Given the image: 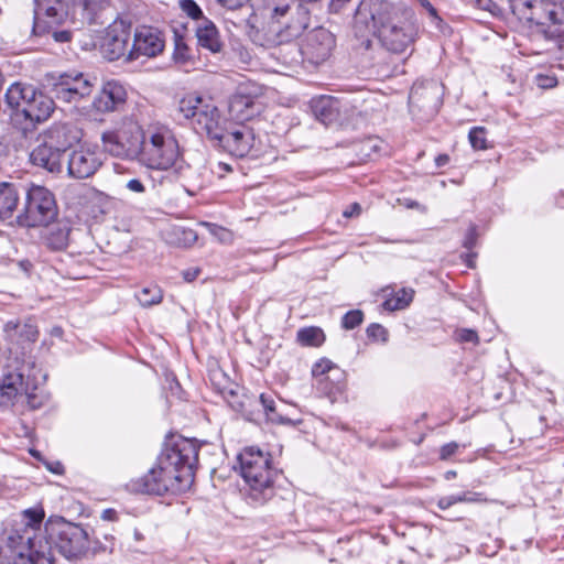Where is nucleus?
Wrapping results in <instances>:
<instances>
[{"label":"nucleus","instance_id":"nucleus-31","mask_svg":"<svg viewBox=\"0 0 564 564\" xmlns=\"http://www.w3.org/2000/svg\"><path fill=\"white\" fill-rule=\"evenodd\" d=\"M135 297L143 307H150L161 303L163 293L158 285L151 284L142 288Z\"/></svg>","mask_w":564,"mask_h":564},{"label":"nucleus","instance_id":"nucleus-17","mask_svg":"<svg viewBox=\"0 0 564 564\" xmlns=\"http://www.w3.org/2000/svg\"><path fill=\"white\" fill-rule=\"evenodd\" d=\"M40 138L66 156L69 150L80 141L82 132L73 123L57 122L47 128Z\"/></svg>","mask_w":564,"mask_h":564},{"label":"nucleus","instance_id":"nucleus-8","mask_svg":"<svg viewBox=\"0 0 564 564\" xmlns=\"http://www.w3.org/2000/svg\"><path fill=\"white\" fill-rule=\"evenodd\" d=\"M178 111L192 120L194 129L216 141H220L227 128L216 106L205 102L199 96L188 95L180 100Z\"/></svg>","mask_w":564,"mask_h":564},{"label":"nucleus","instance_id":"nucleus-4","mask_svg":"<svg viewBox=\"0 0 564 564\" xmlns=\"http://www.w3.org/2000/svg\"><path fill=\"white\" fill-rule=\"evenodd\" d=\"M43 510L23 512V528L8 536V550L0 552V564H53L51 543L41 525Z\"/></svg>","mask_w":564,"mask_h":564},{"label":"nucleus","instance_id":"nucleus-15","mask_svg":"<svg viewBox=\"0 0 564 564\" xmlns=\"http://www.w3.org/2000/svg\"><path fill=\"white\" fill-rule=\"evenodd\" d=\"M66 14L62 0H34L32 33L44 34L50 26L63 23Z\"/></svg>","mask_w":564,"mask_h":564},{"label":"nucleus","instance_id":"nucleus-53","mask_svg":"<svg viewBox=\"0 0 564 564\" xmlns=\"http://www.w3.org/2000/svg\"><path fill=\"white\" fill-rule=\"evenodd\" d=\"M223 6L227 7L228 9H237L242 7L248 0H217Z\"/></svg>","mask_w":564,"mask_h":564},{"label":"nucleus","instance_id":"nucleus-9","mask_svg":"<svg viewBox=\"0 0 564 564\" xmlns=\"http://www.w3.org/2000/svg\"><path fill=\"white\" fill-rule=\"evenodd\" d=\"M58 209L54 194L41 185H32L25 195L18 221L24 227L47 226L57 216Z\"/></svg>","mask_w":564,"mask_h":564},{"label":"nucleus","instance_id":"nucleus-2","mask_svg":"<svg viewBox=\"0 0 564 564\" xmlns=\"http://www.w3.org/2000/svg\"><path fill=\"white\" fill-rule=\"evenodd\" d=\"M356 21H371L377 39L389 53L403 55L409 50L412 52L417 29L405 12L389 1L361 0L356 9Z\"/></svg>","mask_w":564,"mask_h":564},{"label":"nucleus","instance_id":"nucleus-49","mask_svg":"<svg viewBox=\"0 0 564 564\" xmlns=\"http://www.w3.org/2000/svg\"><path fill=\"white\" fill-rule=\"evenodd\" d=\"M332 369L330 361L322 360L314 365L312 372L314 376L324 375Z\"/></svg>","mask_w":564,"mask_h":564},{"label":"nucleus","instance_id":"nucleus-56","mask_svg":"<svg viewBox=\"0 0 564 564\" xmlns=\"http://www.w3.org/2000/svg\"><path fill=\"white\" fill-rule=\"evenodd\" d=\"M449 162V156L447 154H440L435 158V165L437 167H443Z\"/></svg>","mask_w":564,"mask_h":564},{"label":"nucleus","instance_id":"nucleus-52","mask_svg":"<svg viewBox=\"0 0 564 564\" xmlns=\"http://www.w3.org/2000/svg\"><path fill=\"white\" fill-rule=\"evenodd\" d=\"M199 272H200L199 269L191 268V269L184 270L182 272V275L186 282H192L198 276Z\"/></svg>","mask_w":564,"mask_h":564},{"label":"nucleus","instance_id":"nucleus-16","mask_svg":"<svg viewBox=\"0 0 564 564\" xmlns=\"http://www.w3.org/2000/svg\"><path fill=\"white\" fill-rule=\"evenodd\" d=\"M335 47V36L325 28H316L306 34L302 52L313 63L326 61Z\"/></svg>","mask_w":564,"mask_h":564},{"label":"nucleus","instance_id":"nucleus-13","mask_svg":"<svg viewBox=\"0 0 564 564\" xmlns=\"http://www.w3.org/2000/svg\"><path fill=\"white\" fill-rule=\"evenodd\" d=\"M260 87L240 85L229 100V112L237 121H247L259 115L261 105L257 101Z\"/></svg>","mask_w":564,"mask_h":564},{"label":"nucleus","instance_id":"nucleus-36","mask_svg":"<svg viewBox=\"0 0 564 564\" xmlns=\"http://www.w3.org/2000/svg\"><path fill=\"white\" fill-rule=\"evenodd\" d=\"M185 183L183 184L185 192L194 196L204 187V183L199 174L192 170L189 166L186 167V174L184 175Z\"/></svg>","mask_w":564,"mask_h":564},{"label":"nucleus","instance_id":"nucleus-44","mask_svg":"<svg viewBox=\"0 0 564 564\" xmlns=\"http://www.w3.org/2000/svg\"><path fill=\"white\" fill-rule=\"evenodd\" d=\"M535 84L542 89H549L557 85V79L554 76L539 74L535 76Z\"/></svg>","mask_w":564,"mask_h":564},{"label":"nucleus","instance_id":"nucleus-11","mask_svg":"<svg viewBox=\"0 0 564 564\" xmlns=\"http://www.w3.org/2000/svg\"><path fill=\"white\" fill-rule=\"evenodd\" d=\"M46 531L56 549L66 558L78 557L89 549V534L80 524L62 519L52 523Z\"/></svg>","mask_w":564,"mask_h":564},{"label":"nucleus","instance_id":"nucleus-39","mask_svg":"<svg viewBox=\"0 0 564 564\" xmlns=\"http://www.w3.org/2000/svg\"><path fill=\"white\" fill-rule=\"evenodd\" d=\"M364 321V313L360 310L347 312L341 318V326L345 329H354Z\"/></svg>","mask_w":564,"mask_h":564},{"label":"nucleus","instance_id":"nucleus-43","mask_svg":"<svg viewBox=\"0 0 564 564\" xmlns=\"http://www.w3.org/2000/svg\"><path fill=\"white\" fill-rule=\"evenodd\" d=\"M366 333L369 338H372L375 340L387 341V339H388L387 329L382 325L377 324V323L370 324L367 327Z\"/></svg>","mask_w":564,"mask_h":564},{"label":"nucleus","instance_id":"nucleus-28","mask_svg":"<svg viewBox=\"0 0 564 564\" xmlns=\"http://www.w3.org/2000/svg\"><path fill=\"white\" fill-rule=\"evenodd\" d=\"M20 195L17 186L12 183H0V220L12 217L18 207Z\"/></svg>","mask_w":564,"mask_h":564},{"label":"nucleus","instance_id":"nucleus-57","mask_svg":"<svg viewBox=\"0 0 564 564\" xmlns=\"http://www.w3.org/2000/svg\"><path fill=\"white\" fill-rule=\"evenodd\" d=\"M54 37L58 42H67L70 37V34L67 31H61V32H55Z\"/></svg>","mask_w":564,"mask_h":564},{"label":"nucleus","instance_id":"nucleus-26","mask_svg":"<svg viewBox=\"0 0 564 564\" xmlns=\"http://www.w3.org/2000/svg\"><path fill=\"white\" fill-rule=\"evenodd\" d=\"M196 37L202 47L207 48L212 53L221 52L224 45L220 41L219 32L210 20L203 19V21L197 25Z\"/></svg>","mask_w":564,"mask_h":564},{"label":"nucleus","instance_id":"nucleus-51","mask_svg":"<svg viewBox=\"0 0 564 564\" xmlns=\"http://www.w3.org/2000/svg\"><path fill=\"white\" fill-rule=\"evenodd\" d=\"M33 391L34 390H30L29 391V394L28 395H24L20 402L22 403H26L28 406L31 409V410H35L40 406V402H37V398L35 394H33Z\"/></svg>","mask_w":564,"mask_h":564},{"label":"nucleus","instance_id":"nucleus-19","mask_svg":"<svg viewBox=\"0 0 564 564\" xmlns=\"http://www.w3.org/2000/svg\"><path fill=\"white\" fill-rule=\"evenodd\" d=\"M529 23L538 26L564 24V7L552 0H533Z\"/></svg>","mask_w":564,"mask_h":564},{"label":"nucleus","instance_id":"nucleus-40","mask_svg":"<svg viewBox=\"0 0 564 564\" xmlns=\"http://www.w3.org/2000/svg\"><path fill=\"white\" fill-rule=\"evenodd\" d=\"M180 7L193 20L202 22L205 19L202 9L194 0H180Z\"/></svg>","mask_w":564,"mask_h":564},{"label":"nucleus","instance_id":"nucleus-60","mask_svg":"<svg viewBox=\"0 0 564 564\" xmlns=\"http://www.w3.org/2000/svg\"><path fill=\"white\" fill-rule=\"evenodd\" d=\"M51 335L55 337H61L63 335V329L59 326H55L51 329Z\"/></svg>","mask_w":564,"mask_h":564},{"label":"nucleus","instance_id":"nucleus-47","mask_svg":"<svg viewBox=\"0 0 564 564\" xmlns=\"http://www.w3.org/2000/svg\"><path fill=\"white\" fill-rule=\"evenodd\" d=\"M465 502L467 503H478V502H490L488 498L484 497L482 494L476 491H464Z\"/></svg>","mask_w":564,"mask_h":564},{"label":"nucleus","instance_id":"nucleus-14","mask_svg":"<svg viewBox=\"0 0 564 564\" xmlns=\"http://www.w3.org/2000/svg\"><path fill=\"white\" fill-rule=\"evenodd\" d=\"M130 24L123 20L113 21L106 30L101 42V52L109 61H116L129 54Z\"/></svg>","mask_w":564,"mask_h":564},{"label":"nucleus","instance_id":"nucleus-34","mask_svg":"<svg viewBox=\"0 0 564 564\" xmlns=\"http://www.w3.org/2000/svg\"><path fill=\"white\" fill-rule=\"evenodd\" d=\"M425 93L433 94L435 97V104L437 102L438 87L435 83H429L427 85L414 84L409 96L410 102L419 104L424 97Z\"/></svg>","mask_w":564,"mask_h":564},{"label":"nucleus","instance_id":"nucleus-32","mask_svg":"<svg viewBox=\"0 0 564 564\" xmlns=\"http://www.w3.org/2000/svg\"><path fill=\"white\" fill-rule=\"evenodd\" d=\"M297 340L304 346L318 347L325 341V334L319 327H305L297 332Z\"/></svg>","mask_w":564,"mask_h":564},{"label":"nucleus","instance_id":"nucleus-27","mask_svg":"<svg viewBox=\"0 0 564 564\" xmlns=\"http://www.w3.org/2000/svg\"><path fill=\"white\" fill-rule=\"evenodd\" d=\"M312 111L317 120L328 124L338 116V101L332 96H319L311 101Z\"/></svg>","mask_w":564,"mask_h":564},{"label":"nucleus","instance_id":"nucleus-58","mask_svg":"<svg viewBox=\"0 0 564 564\" xmlns=\"http://www.w3.org/2000/svg\"><path fill=\"white\" fill-rule=\"evenodd\" d=\"M360 209H361L360 205L355 203V204H352L351 209L350 210H345L343 215L345 217H351L355 214L358 215L360 213Z\"/></svg>","mask_w":564,"mask_h":564},{"label":"nucleus","instance_id":"nucleus-59","mask_svg":"<svg viewBox=\"0 0 564 564\" xmlns=\"http://www.w3.org/2000/svg\"><path fill=\"white\" fill-rule=\"evenodd\" d=\"M183 234L185 235V239L188 241H195L197 236L193 230H184Z\"/></svg>","mask_w":564,"mask_h":564},{"label":"nucleus","instance_id":"nucleus-18","mask_svg":"<svg viewBox=\"0 0 564 564\" xmlns=\"http://www.w3.org/2000/svg\"><path fill=\"white\" fill-rule=\"evenodd\" d=\"M68 176L83 180L93 176L101 166L99 154L94 150H73L67 155Z\"/></svg>","mask_w":564,"mask_h":564},{"label":"nucleus","instance_id":"nucleus-45","mask_svg":"<svg viewBox=\"0 0 564 564\" xmlns=\"http://www.w3.org/2000/svg\"><path fill=\"white\" fill-rule=\"evenodd\" d=\"M477 241V228L476 226L471 225L465 236V239L463 241L464 248L470 250L476 246Z\"/></svg>","mask_w":564,"mask_h":564},{"label":"nucleus","instance_id":"nucleus-5","mask_svg":"<svg viewBox=\"0 0 564 564\" xmlns=\"http://www.w3.org/2000/svg\"><path fill=\"white\" fill-rule=\"evenodd\" d=\"M238 462L251 502L263 505L269 501L274 496V480L279 475L272 467L271 455L251 446L238 455Z\"/></svg>","mask_w":564,"mask_h":564},{"label":"nucleus","instance_id":"nucleus-23","mask_svg":"<svg viewBox=\"0 0 564 564\" xmlns=\"http://www.w3.org/2000/svg\"><path fill=\"white\" fill-rule=\"evenodd\" d=\"M163 41L151 28H142L134 33L133 43L129 51V59H135L140 55L148 57L155 56L162 52Z\"/></svg>","mask_w":564,"mask_h":564},{"label":"nucleus","instance_id":"nucleus-10","mask_svg":"<svg viewBox=\"0 0 564 564\" xmlns=\"http://www.w3.org/2000/svg\"><path fill=\"white\" fill-rule=\"evenodd\" d=\"M144 130L137 123H128L120 129L101 134L104 150L112 156L139 162Z\"/></svg>","mask_w":564,"mask_h":564},{"label":"nucleus","instance_id":"nucleus-12","mask_svg":"<svg viewBox=\"0 0 564 564\" xmlns=\"http://www.w3.org/2000/svg\"><path fill=\"white\" fill-rule=\"evenodd\" d=\"M36 389V379L34 373H25V366L8 372L0 380V406L9 408L20 402L29 394L30 390Z\"/></svg>","mask_w":564,"mask_h":564},{"label":"nucleus","instance_id":"nucleus-46","mask_svg":"<svg viewBox=\"0 0 564 564\" xmlns=\"http://www.w3.org/2000/svg\"><path fill=\"white\" fill-rule=\"evenodd\" d=\"M458 447H459V445L456 442H451V443L443 445L440 451V458L442 460L448 459L451 456H453L457 452Z\"/></svg>","mask_w":564,"mask_h":564},{"label":"nucleus","instance_id":"nucleus-6","mask_svg":"<svg viewBox=\"0 0 564 564\" xmlns=\"http://www.w3.org/2000/svg\"><path fill=\"white\" fill-rule=\"evenodd\" d=\"M304 29L305 24L292 17L290 7L282 6L273 9L271 19L261 29L248 23L247 35L256 45L271 48L290 43Z\"/></svg>","mask_w":564,"mask_h":564},{"label":"nucleus","instance_id":"nucleus-3","mask_svg":"<svg viewBox=\"0 0 564 564\" xmlns=\"http://www.w3.org/2000/svg\"><path fill=\"white\" fill-rule=\"evenodd\" d=\"M45 80L52 96L35 88V96L23 117L32 126L51 117L55 107L53 98L64 102H78L89 96L97 84L96 77L77 70L48 74Z\"/></svg>","mask_w":564,"mask_h":564},{"label":"nucleus","instance_id":"nucleus-61","mask_svg":"<svg viewBox=\"0 0 564 564\" xmlns=\"http://www.w3.org/2000/svg\"><path fill=\"white\" fill-rule=\"evenodd\" d=\"M455 477H456V471L455 470H448V471L445 473V479H447V480H451V479H453Z\"/></svg>","mask_w":564,"mask_h":564},{"label":"nucleus","instance_id":"nucleus-63","mask_svg":"<svg viewBox=\"0 0 564 564\" xmlns=\"http://www.w3.org/2000/svg\"><path fill=\"white\" fill-rule=\"evenodd\" d=\"M417 205H419V204H417L416 202H412V203H411V204H409L408 206L413 208V207H416Z\"/></svg>","mask_w":564,"mask_h":564},{"label":"nucleus","instance_id":"nucleus-42","mask_svg":"<svg viewBox=\"0 0 564 564\" xmlns=\"http://www.w3.org/2000/svg\"><path fill=\"white\" fill-rule=\"evenodd\" d=\"M456 339L459 343H471L477 345L479 337L476 330L469 328H460L455 332Z\"/></svg>","mask_w":564,"mask_h":564},{"label":"nucleus","instance_id":"nucleus-30","mask_svg":"<svg viewBox=\"0 0 564 564\" xmlns=\"http://www.w3.org/2000/svg\"><path fill=\"white\" fill-rule=\"evenodd\" d=\"M414 290L403 288L399 290L393 296L387 299L382 306L386 311H400L406 308L413 301Z\"/></svg>","mask_w":564,"mask_h":564},{"label":"nucleus","instance_id":"nucleus-29","mask_svg":"<svg viewBox=\"0 0 564 564\" xmlns=\"http://www.w3.org/2000/svg\"><path fill=\"white\" fill-rule=\"evenodd\" d=\"M45 227L42 236L44 245L53 251L64 250L68 245L69 228L61 224Z\"/></svg>","mask_w":564,"mask_h":564},{"label":"nucleus","instance_id":"nucleus-50","mask_svg":"<svg viewBox=\"0 0 564 564\" xmlns=\"http://www.w3.org/2000/svg\"><path fill=\"white\" fill-rule=\"evenodd\" d=\"M350 1L351 0H330L328 4L329 12L340 13Z\"/></svg>","mask_w":564,"mask_h":564},{"label":"nucleus","instance_id":"nucleus-64","mask_svg":"<svg viewBox=\"0 0 564 564\" xmlns=\"http://www.w3.org/2000/svg\"><path fill=\"white\" fill-rule=\"evenodd\" d=\"M542 32H543L544 34H553V32H552V31L542 30Z\"/></svg>","mask_w":564,"mask_h":564},{"label":"nucleus","instance_id":"nucleus-38","mask_svg":"<svg viewBox=\"0 0 564 564\" xmlns=\"http://www.w3.org/2000/svg\"><path fill=\"white\" fill-rule=\"evenodd\" d=\"M468 139L475 150L487 149L485 128L474 127L468 133Z\"/></svg>","mask_w":564,"mask_h":564},{"label":"nucleus","instance_id":"nucleus-55","mask_svg":"<svg viewBox=\"0 0 564 564\" xmlns=\"http://www.w3.org/2000/svg\"><path fill=\"white\" fill-rule=\"evenodd\" d=\"M100 518L105 521H117L118 520V512L115 510V509H105L101 514H100Z\"/></svg>","mask_w":564,"mask_h":564},{"label":"nucleus","instance_id":"nucleus-33","mask_svg":"<svg viewBox=\"0 0 564 564\" xmlns=\"http://www.w3.org/2000/svg\"><path fill=\"white\" fill-rule=\"evenodd\" d=\"M260 402L262 404V408H263L264 413L267 415V419L269 421H271L273 423H281V424H285V423H290L291 422L289 419H284L276 411L275 401H274V399L271 395L262 393L260 395Z\"/></svg>","mask_w":564,"mask_h":564},{"label":"nucleus","instance_id":"nucleus-62","mask_svg":"<svg viewBox=\"0 0 564 564\" xmlns=\"http://www.w3.org/2000/svg\"><path fill=\"white\" fill-rule=\"evenodd\" d=\"M217 230L221 234V237L228 235V232L224 228H217Z\"/></svg>","mask_w":564,"mask_h":564},{"label":"nucleus","instance_id":"nucleus-22","mask_svg":"<svg viewBox=\"0 0 564 564\" xmlns=\"http://www.w3.org/2000/svg\"><path fill=\"white\" fill-rule=\"evenodd\" d=\"M6 338L12 345H19L22 349L30 348L37 340L39 329L33 319L24 322L9 321L4 324Z\"/></svg>","mask_w":564,"mask_h":564},{"label":"nucleus","instance_id":"nucleus-21","mask_svg":"<svg viewBox=\"0 0 564 564\" xmlns=\"http://www.w3.org/2000/svg\"><path fill=\"white\" fill-rule=\"evenodd\" d=\"M252 142V131L248 127L239 126L227 129L219 141V145L231 155L243 158L250 152Z\"/></svg>","mask_w":564,"mask_h":564},{"label":"nucleus","instance_id":"nucleus-1","mask_svg":"<svg viewBox=\"0 0 564 564\" xmlns=\"http://www.w3.org/2000/svg\"><path fill=\"white\" fill-rule=\"evenodd\" d=\"M197 463V445L189 440L176 441L161 452L155 465L145 475L132 480L131 488L158 496L181 494L192 486Z\"/></svg>","mask_w":564,"mask_h":564},{"label":"nucleus","instance_id":"nucleus-7","mask_svg":"<svg viewBox=\"0 0 564 564\" xmlns=\"http://www.w3.org/2000/svg\"><path fill=\"white\" fill-rule=\"evenodd\" d=\"M180 159V144L170 129L162 127L144 132L140 164L151 170L166 171L174 166Z\"/></svg>","mask_w":564,"mask_h":564},{"label":"nucleus","instance_id":"nucleus-41","mask_svg":"<svg viewBox=\"0 0 564 564\" xmlns=\"http://www.w3.org/2000/svg\"><path fill=\"white\" fill-rule=\"evenodd\" d=\"M459 502H465V495H464V492L458 494V495H451V496L441 497L437 500L436 505H437L438 509L447 510L452 506H454L456 503H459Z\"/></svg>","mask_w":564,"mask_h":564},{"label":"nucleus","instance_id":"nucleus-48","mask_svg":"<svg viewBox=\"0 0 564 564\" xmlns=\"http://www.w3.org/2000/svg\"><path fill=\"white\" fill-rule=\"evenodd\" d=\"M475 6H477L481 10L489 11L495 13L498 10V6L492 0H473Z\"/></svg>","mask_w":564,"mask_h":564},{"label":"nucleus","instance_id":"nucleus-37","mask_svg":"<svg viewBox=\"0 0 564 564\" xmlns=\"http://www.w3.org/2000/svg\"><path fill=\"white\" fill-rule=\"evenodd\" d=\"M122 188L134 196H143L147 193V184L141 177L122 180Z\"/></svg>","mask_w":564,"mask_h":564},{"label":"nucleus","instance_id":"nucleus-24","mask_svg":"<svg viewBox=\"0 0 564 564\" xmlns=\"http://www.w3.org/2000/svg\"><path fill=\"white\" fill-rule=\"evenodd\" d=\"M126 98L127 93L122 85L108 82L94 98L93 107L99 112L115 111L126 102Z\"/></svg>","mask_w":564,"mask_h":564},{"label":"nucleus","instance_id":"nucleus-35","mask_svg":"<svg viewBox=\"0 0 564 564\" xmlns=\"http://www.w3.org/2000/svg\"><path fill=\"white\" fill-rule=\"evenodd\" d=\"M513 15L520 21L529 22L533 0H507Z\"/></svg>","mask_w":564,"mask_h":564},{"label":"nucleus","instance_id":"nucleus-54","mask_svg":"<svg viewBox=\"0 0 564 564\" xmlns=\"http://www.w3.org/2000/svg\"><path fill=\"white\" fill-rule=\"evenodd\" d=\"M91 4V10L95 9H106L110 6L109 0H87L86 6L89 7Z\"/></svg>","mask_w":564,"mask_h":564},{"label":"nucleus","instance_id":"nucleus-25","mask_svg":"<svg viewBox=\"0 0 564 564\" xmlns=\"http://www.w3.org/2000/svg\"><path fill=\"white\" fill-rule=\"evenodd\" d=\"M35 96V87L30 84L13 83L6 93V104L13 111V116L24 117L31 99Z\"/></svg>","mask_w":564,"mask_h":564},{"label":"nucleus","instance_id":"nucleus-20","mask_svg":"<svg viewBox=\"0 0 564 564\" xmlns=\"http://www.w3.org/2000/svg\"><path fill=\"white\" fill-rule=\"evenodd\" d=\"M37 141L39 144L30 153L31 163L53 174L62 173L64 171L65 155L42 138L39 137Z\"/></svg>","mask_w":564,"mask_h":564}]
</instances>
